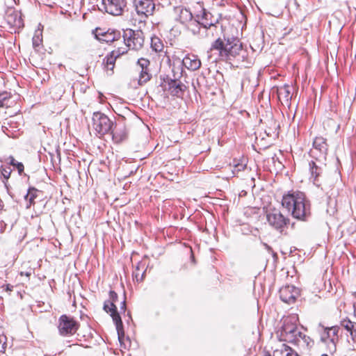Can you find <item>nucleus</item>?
<instances>
[{
  "instance_id": "obj_29",
  "label": "nucleus",
  "mask_w": 356,
  "mask_h": 356,
  "mask_svg": "<svg viewBox=\"0 0 356 356\" xmlns=\"http://www.w3.org/2000/svg\"><path fill=\"white\" fill-rule=\"evenodd\" d=\"M152 78L149 69L140 70L138 84L142 86L149 81Z\"/></svg>"
},
{
  "instance_id": "obj_44",
  "label": "nucleus",
  "mask_w": 356,
  "mask_h": 356,
  "mask_svg": "<svg viewBox=\"0 0 356 356\" xmlns=\"http://www.w3.org/2000/svg\"><path fill=\"white\" fill-rule=\"evenodd\" d=\"M31 275V270H30L29 272H26V273H24L23 271L20 272L21 276L25 275L26 277H29Z\"/></svg>"
},
{
  "instance_id": "obj_46",
  "label": "nucleus",
  "mask_w": 356,
  "mask_h": 356,
  "mask_svg": "<svg viewBox=\"0 0 356 356\" xmlns=\"http://www.w3.org/2000/svg\"><path fill=\"white\" fill-rule=\"evenodd\" d=\"M265 246L268 250H271L270 247L268 246L267 244H265Z\"/></svg>"
},
{
  "instance_id": "obj_36",
  "label": "nucleus",
  "mask_w": 356,
  "mask_h": 356,
  "mask_svg": "<svg viewBox=\"0 0 356 356\" xmlns=\"http://www.w3.org/2000/svg\"><path fill=\"white\" fill-rule=\"evenodd\" d=\"M149 60L144 58H139L137 62V66L138 67L139 70L149 69Z\"/></svg>"
},
{
  "instance_id": "obj_3",
  "label": "nucleus",
  "mask_w": 356,
  "mask_h": 356,
  "mask_svg": "<svg viewBox=\"0 0 356 356\" xmlns=\"http://www.w3.org/2000/svg\"><path fill=\"white\" fill-rule=\"evenodd\" d=\"M118 294L114 291L111 290L109 291V298L108 300L105 301L103 309L106 313H110L118 331V339L121 343L122 338L124 337V333L122 332L123 324L121 317L118 312L117 307L115 305V302L118 300Z\"/></svg>"
},
{
  "instance_id": "obj_38",
  "label": "nucleus",
  "mask_w": 356,
  "mask_h": 356,
  "mask_svg": "<svg viewBox=\"0 0 356 356\" xmlns=\"http://www.w3.org/2000/svg\"><path fill=\"white\" fill-rule=\"evenodd\" d=\"M10 97V96L8 92H0V107H3L6 105Z\"/></svg>"
},
{
  "instance_id": "obj_32",
  "label": "nucleus",
  "mask_w": 356,
  "mask_h": 356,
  "mask_svg": "<svg viewBox=\"0 0 356 356\" xmlns=\"http://www.w3.org/2000/svg\"><path fill=\"white\" fill-rule=\"evenodd\" d=\"M269 124L270 127L268 128V129L265 130L266 135L268 136H272L273 134H277V130L279 127L277 122L273 119H271L269 120Z\"/></svg>"
},
{
  "instance_id": "obj_13",
  "label": "nucleus",
  "mask_w": 356,
  "mask_h": 356,
  "mask_svg": "<svg viewBox=\"0 0 356 356\" xmlns=\"http://www.w3.org/2000/svg\"><path fill=\"white\" fill-rule=\"evenodd\" d=\"M92 33L96 39L106 43L118 40L120 38V32L114 29L105 30L104 29L96 28Z\"/></svg>"
},
{
  "instance_id": "obj_10",
  "label": "nucleus",
  "mask_w": 356,
  "mask_h": 356,
  "mask_svg": "<svg viewBox=\"0 0 356 356\" xmlns=\"http://www.w3.org/2000/svg\"><path fill=\"white\" fill-rule=\"evenodd\" d=\"M134 3L138 15L141 18L139 22H145V19H142L153 15L155 9L153 0H134Z\"/></svg>"
},
{
  "instance_id": "obj_5",
  "label": "nucleus",
  "mask_w": 356,
  "mask_h": 356,
  "mask_svg": "<svg viewBox=\"0 0 356 356\" xmlns=\"http://www.w3.org/2000/svg\"><path fill=\"white\" fill-rule=\"evenodd\" d=\"M266 219L270 227L282 233L290 223V219L285 217L279 209H270L266 211Z\"/></svg>"
},
{
  "instance_id": "obj_28",
  "label": "nucleus",
  "mask_w": 356,
  "mask_h": 356,
  "mask_svg": "<svg viewBox=\"0 0 356 356\" xmlns=\"http://www.w3.org/2000/svg\"><path fill=\"white\" fill-rule=\"evenodd\" d=\"M144 265L138 264L133 272V277L137 282H142L145 277V270Z\"/></svg>"
},
{
  "instance_id": "obj_21",
  "label": "nucleus",
  "mask_w": 356,
  "mask_h": 356,
  "mask_svg": "<svg viewBox=\"0 0 356 356\" xmlns=\"http://www.w3.org/2000/svg\"><path fill=\"white\" fill-rule=\"evenodd\" d=\"M184 66L193 71L198 70L201 66V61L197 56L191 55L186 56L183 59Z\"/></svg>"
},
{
  "instance_id": "obj_35",
  "label": "nucleus",
  "mask_w": 356,
  "mask_h": 356,
  "mask_svg": "<svg viewBox=\"0 0 356 356\" xmlns=\"http://www.w3.org/2000/svg\"><path fill=\"white\" fill-rule=\"evenodd\" d=\"M9 159H10V162L9 163L15 167L19 172V174H22V172L24 171V165L22 163H20V162H17V161H15V159H14V157L13 156H10L9 157Z\"/></svg>"
},
{
  "instance_id": "obj_37",
  "label": "nucleus",
  "mask_w": 356,
  "mask_h": 356,
  "mask_svg": "<svg viewBox=\"0 0 356 356\" xmlns=\"http://www.w3.org/2000/svg\"><path fill=\"white\" fill-rule=\"evenodd\" d=\"M7 338L3 334H0V356H2L6 350Z\"/></svg>"
},
{
  "instance_id": "obj_1",
  "label": "nucleus",
  "mask_w": 356,
  "mask_h": 356,
  "mask_svg": "<svg viewBox=\"0 0 356 356\" xmlns=\"http://www.w3.org/2000/svg\"><path fill=\"white\" fill-rule=\"evenodd\" d=\"M244 52L243 44L240 40H222L219 37L212 42L209 50L207 51L208 59L212 62L218 60H230L232 58L241 56Z\"/></svg>"
},
{
  "instance_id": "obj_7",
  "label": "nucleus",
  "mask_w": 356,
  "mask_h": 356,
  "mask_svg": "<svg viewBox=\"0 0 356 356\" xmlns=\"http://www.w3.org/2000/svg\"><path fill=\"white\" fill-rule=\"evenodd\" d=\"M123 37L127 46L134 50L140 49L143 45V33L140 30L127 29L124 31Z\"/></svg>"
},
{
  "instance_id": "obj_20",
  "label": "nucleus",
  "mask_w": 356,
  "mask_h": 356,
  "mask_svg": "<svg viewBox=\"0 0 356 356\" xmlns=\"http://www.w3.org/2000/svg\"><path fill=\"white\" fill-rule=\"evenodd\" d=\"M198 8L200 9V13L196 14V17L197 19H195V22H200V19L211 21V22H219V20L220 19L219 14H217L216 16H215L213 13L207 12L200 4L198 5Z\"/></svg>"
},
{
  "instance_id": "obj_9",
  "label": "nucleus",
  "mask_w": 356,
  "mask_h": 356,
  "mask_svg": "<svg viewBox=\"0 0 356 356\" xmlns=\"http://www.w3.org/2000/svg\"><path fill=\"white\" fill-rule=\"evenodd\" d=\"M338 332L339 327L333 326L325 328L321 334V340L327 344V350L330 354H334L336 352V343L338 341Z\"/></svg>"
},
{
  "instance_id": "obj_16",
  "label": "nucleus",
  "mask_w": 356,
  "mask_h": 356,
  "mask_svg": "<svg viewBox=\"0 0 356 356\" xmlns=\"http://www.w3.org/2000/svg\"><path fill=\"white\" fill-rule=\"evenodd\" d=\"M299 295V289L292 285H286L280 290V299L288 304L293 303Z\"/></svg>"
},
{
  "instance_id": "obj_34",
  "label": "nucleus",
  "mask_w": 356,
  "mask_h": 356,
  "mask_svg": "<svg viewBox=\"0 0 356 356\" xmlns=\"http://www.w3.org/2000/svg\"><path fill=\"white\" fill-rule=\"evenodd\" d=\"M38 191L34 188H30L25 196V199L26 201H29L30 204L34 203V200L37 197V193Z\"/></svg>"
},
{
  "instance_id": "obj_14",
  "label": "nucleus",
  "mask_w": 356,
  "mask_h": 356,
  "mask_svg": "<svg viewBox=\"0 0 356 356\" xmlns=\"http://www.w3.org/2000/svg\"><path fill=\"white\" fill-rule=\"evenodd\" d=\"M321 165H318L314 161H311L309 163V169L311 172V179H312L313 183L318 187H321V189L325 191L326 193H328L327 191L326 186L323 184L321 180V178L323 177V169L322 168V165H324L323 161H319Z\"/></svg>"
},
{
  "instance_id": "obj_8",
  "label": "nucleus",
  "mask_w": 356,
  "mask_h": 356,
  "mask_svg": "<svg viewBox=\"0 0 356 356\" xmlns=\"http://www.w3.org/2000/svg\"><path fill=\"white\" fill-rule=\"evenodd\" d=\"M328 151V145L325 138L321 136L316 137L313 141V148L311 154L318 161H324Z\"/></svg>"
},
{
  "instance_id": "obj_4",
  "label": "nucleus",
  "mask_w": 356,
  "mask_h": 356,
  "mask_svg": "<svg viewBox=\"0 0 356 356\" xmlns=\"http://www.w3.org/2000/svg\"><path fill=\"white\" fill-rule=\"evenodd\" d=\"M114 122L105 114L101 112H95L92 118V127L95 134L104 136L109 134L112 130Z\"/></svg>"
},
{
  "instance_id": "obj_41",
  "label": "nucleus",
  "mask_w": 356,
  "mask_h": 356,
  "mask_svg": "<svg viewBox=\"0 0 356 356\" xmlns=\"http://www.w3.org/2000/svg\"><path fill=\"white\" fill-rule=\"evenodd\" d=\"M245 165L242 163H238L236 165H234V169L232 170V172L234 174L238 173L240 171H242L245 169Z\"/></svg>"
},
{
  "instance_id": "obj_17",
  "label": "nucleus",
  "mask_w": 356,
  "mask_h": 356,
  "mask_svg": "<svg viewBox=\"0 0 356 356\" xmlns=\"http://www.w3.org/2000/svg\"><path fill=\"white\" fill-rule=\"evenodd\" d=\"M220 29L222 35V40H239L238 29L234 24H220Z\"/></svg>"
},
{
  "instance_id": "obj_15",
  "label": "nucleus",
  "mask_w": 356,
  "mask_h": 356,
  "mask_svg": "<svg viewBox=\"0 0 356 356\" xmlns=\"http://www.w3.org/2000/svg\"><path fill=\"white\" fill-rule=\"evenodd\" d=\"M305 196V193L300 191H291L282 197V205L289 211L292 213L293 207H296L297 202Z\"/></svg>"
},
{
  "instance_id": "obj_27",
  "label": "nucleus",
  "mask_w": 356,
  "mask_h": 356,
  "mask_svg": "<svg viewBox=\"0 0 356 356\" xmlns=\"http://www.w3.org/2000/svg\"><path fill=\"white\" fill-rule=\"evenodd\" d=\"M42 30L43 26L42 24H38V29L35 30L33 37V46L35 49L40 47L42 42Z\"/></svg>"
},
{
  "instance_id": "obj_43",
  "label": "nucleus",
  "mask_w": 356,
  "mask_h": 356,
  "mask_svg": "<svg viewBox=\"0 0 356 356\" xmlns=\"http://www.w3.org/2000/svg\"><path fill=\"white\" fill-rule=\"evenodd\" d=\"M120 310L123 312H125V310H126V298H125V296L124 297V299L121 302Z\"/></svg>"
},
{
  "instance_id": "obj_33",
  "label": "nucleus",
  "mask_w": 356,
  "mask_h": 356,
  "mask_svg": "<svg viewBox=\"0 0 356 356\" xmlns=\"http://www.w3.org/2000/svg\"><path fill=\"white\" fill-rule=\"evenodd\" d=\"M23 21L22 13L19 11L14 10L8 16L7 22H21Z\"/></svg>"
},
{
  "instance_id": "obj_26",
  "label": "nucleus",
  "mask_w": 356,
  "mask_h": 356,
  "mask_svg": "<svg viewBox=\"0 0 356 356\" xmlns=\"http://www.w3.org/2000/svg\"><path fill=\"white\" fill-rule=\"evenodd\" d=\"M298 341L294 342L293 344L307 348H311L314 345V341L302 332L300 333V337H298Z\"/></svg>"
},
{
  "instance_id": "obj_22",
  "label": "nucleus",
  "mask_w": 356,
  "mask_h": 356,
  "mask_svg": "<svg viewBox=\"0 0 356 356\" xmlns=\"http://www.w3.org/2000/svg\"><path fill=\"white\" fill-rule=\"evenodd\" d=\"M123 53H124V51L120 53V51H113L110 54L107 55L103 60V65L104 66V68L107 71H108V70L113 71L117 57L120 54H123Z\"/></svg>"
},
{
  "instance_id": "obj_18",
  "label": "nucleus",
  "mask_w": 356,
  "mask_h": 356,
  "mask_svg": "<svg viewBox=\"0 0 356 356\" xmlns=\"http://www.w3.org/2000/svg\"><path fill=\"white\" fill-rule=\"evenodd\" d=\"M277 97L282 104L290 106L292 98L291 88L284 85L277 89Z\"/></svg>"
},
{
  "instance_id": "obj_30",
  "label": "nucleus",
  "mask_w": 356,
  "mask_h": 356,
  "mask_svg": "<svg viewBox=\"0 0 356 356\" xmlns=\"http://www.w3.org/2000/svg\"><path fill=\"white\" fill-rule=\"evenodd\" d=\"M151 47L156 52H161L163 49L162 41L157 37H153L151 39Z\"/></svg>"
},
{
  "instance_id": "obj_6",
  "label": "nucleus",
  "mask_w": 356,
  "mask_h": 356,
  "mask_svg": "<svg viewBox=\"0 0 356 356\" xmlns=\"http://www.w3.org/2000/svg\"><path fill=\"white\" fill-rule=\"evenodd\" d=\"M58 330L62 337L74 335L79 328V323L74 318L66 314L61 315L58 321Z\"/></svg>"
},
{
  "instance_id": "obj_39",
  "label": "nucleus",
  "mask_w": 356,
  "mask_h": 356,
  "mask_svg": "<svg viewBox=\"0 0 356 356\" xmlns=\"http://www.w3.org/2000/svg\"><path fill=\"white\" fill-rule=\"evenodd\" d=\"M0 171H1V175L3 177V178L5 179H8L10 177V173H11V169L10 167L1 166L0 168Z\"/></svg>"
},
{
  "instance_id": "obj_31",
  "label": "nucleus",
  "mask_w": 356,
  "mask_h": 356,
  "mask_svg": "<svg viewBox=\"0 0 356 356\" xmlns=\"http://www.w3.org/2000/svg\"><path fill=\"white\" fill-rule=\"evenodd\" d=\"M193 18V15L190 10L186 8L180 9V15H179V22H188L191 21Z\"/></svg>"
},
{
  "instance_id": "obj_47",
  "label": "nucleus",
  "mask_w": 356,
  "mask_h": 356,
  "mask_svg": "<svg viewBox=\"0 0 356 356\" xmlns=\"http://www.w3.org/2000/svg\"><path fill=\"white\" fill-rule=\"evenodd\" d=\"M321 356H328L327 354H323Z\"/></svg>"
},
{
  "instance_id": "obj_2",
  "label": "nucleus",
  "mask_w": 356,
  "mask_h": 356,
  "mask_svg": "<svg viewBox=\"0 0 356 356\" xmlns=\"http://www.w3.org/2000/svg\"><path fill=\"white\" fill-rule=\"evenodd\" d=\"M299 318L297 314H291L283 320V325L280 330V341L293 343L298 341L301 331L298 328Z\"/></svg>"
},
{
  "instance_id": "obj_19",
  "label": "nucleus",
  "mask_w": 356,
  "mask_h": 356,
  "mask_svg": "<svg viewBox=\"0 0 356 356\" xmlns=\"http://www.w3.org/2000/svg\"><path fill=\"white\" fill-rule=\"evenodd\" d=\"M109 134L115 143H120L127 138V131L124 124H115Z\"/></svg>"
},
{
  "instance_id": "obj_42",
  "label": "nucleus",
  "mask_w": 356,
  "mask_h": 356,
  "mask_svg": "<svg viewBox=\"0 0 356 356\" xmlns=\"http://www.w3.org/2000/svg\"><path fill=\"white\" fill-rule=\"evenodd\" d=\"M2 288L6 291V292H8V293H10L11 291H13V286L10 284H5V285H3L2 286Z\"/></svg>"
},
{
  "instance_id": "obj_25",
  "label": "nucleus",
  "mask_w": 356,
  "mask_h": 356,
  "mask_svg": "<svg viewBox=\"0 0 356 356\" xmlns=\"http://www.w3.org/2000/svg\"><path fill=\"white\" fill-rule=\"evenodd\" d=\"M274 356H299L287 345L282 343L280 348L274 350Z\"/></svg>"
},
{
  "instance_id": "obj_40",
  "label": "nucleus",
  "mask_w": 356,
  "mask_h": 356,
  "mask_svg": "<svg viewBox=\"0 0 356 356\" xmlns=\"http://www.w3.org/2000/svg\"><path fill=\"white\" fill-rule=\"evenodd\" d=\"M197 26H199V29L203 28L205 30L207 29H211L212 28L215 29L216 30L218 29V26L216 24H197Z\"/></svg>"
},
{
  "instance_id": "obj_12",
  "label": "nucleus",
  "mask_w": 356,
  "mask_h": 356,
  "mask_svg": "<svg viewBox=\"0 0 356 356\" xmlns=\"http://www.w3.org/2000/svg\"><path fill=\"white\" fill-rule=\"evenodd\" d=\"M106 12L114 16L121 15L126 8V0H102Z\"/></svg>"
},
{
  "instance_id": "obj_45",
  "label": "nucleus",
  "mask_w": 356,
  "mask_h": 356,
  "mask_svg": "<svg viewBox=\"0 0 356 356\" xmlns=\"http://www.w3.org/2000/svg\"><path fill=\"white\" fill-rule=\"evenodd\" d=\"M3 204L2 200L0 199V211L3 209Z\"/></svg>"
},
{
  "instance_id": "obj_11",
  "label": "nucleus",
  "mask_w": 356,
  "mask_h": 356,
  "mask_svg": "<svg viewBox=\"0 0 356 356\" xmlns=\"http://www.w3.org/2000/svg\"><path fill=\"white\" fill-rule=\"evenodd\" d=\"M311 214L310 202L305 195L297 202L296 207H293L291 215L293 218L305 220Z\"/></svg>"
},
{
  "instance_id": "obj_24",
  "label": "nucleus",
  "mask_w": 356,
  "mask_h": 356,
  "mask_svg": "<svg viewBox=\"0 0 356 356\" xmlns=\"http://www.w3.org/2000/svg\"><path fill=\"white\" fill-rule=\"evenodd\" d=\"M169 86V91L174 96H180L183 91V87L184 85L181 82L177 81L176 80H170L168 83Z\"/></svg>"
},
{
  "instance_id": "obj_23",
  "label": "nucleus",
  "mask_w": 356,
  "mask_h": 356,
  "mask_svg": "<svg viewBox=\"0 0 356 356\" xmlns=\"http://www.w3.org/2000/svg\"><path fill=\"white\" fill-rule=\"evenodd\" d=\"M340 325L347 332H349L352 340L356 341V323L349 319H343L341 321Z\"/></svg>"
}]
</instances>
